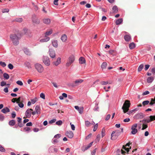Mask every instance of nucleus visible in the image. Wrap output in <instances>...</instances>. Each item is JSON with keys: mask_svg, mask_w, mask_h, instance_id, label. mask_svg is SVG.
<instances>
[{"mask_svg": "<svg viewBox=\"0 0 155 155\" xmlns=\"http://www.w3.org/2000/svg\"><path fill=\"white\" fill-rule=\"evenodd\" d=\"M101 138V135L100 134H98L97 135L95 142L96 143L99 142Z\"/></svg>", "mask_w": 155, "mask_h": 155, "instance_id": "obj_32", "label": "nucleus"}, {"mask_svg": "<svg viewBox=\"0 0 155 155\" xmlns=\"http://www.w3.org/2000/svg\"><path fill=\"white\" fill-rule=\"evenodd\" d=\"M102 137H103L105 135V130L104 128H103L101 131Z\"/></svg>", "mask_w": 155, "mask_h": 155, "instance_id": "obj_38", "label": "nucleus"}, {"mask_svg": "<svg viewBox=\"0 0 155 155\" xmlns=\"http://www.w3.org/2000/svg\"><path fill=\"white\" fill-rule=\"evenodd\" d=\"M0 65L3 67H5L6 66V64L4 62L0 61Z\"/></svg>", "mask_w": 155, "mask_h": 155, "instance_id": "obj_44", "label": "nucleus"}, {"mask_svg": "<svg viewBox=\"0 0 155 155\" xmlns=\"http://www.w3.org/2000/svg\"><path fill=\"white\" fill-rule=\"evenodd\" d=\"M70 124L71 126V129L72 130H74L75 129V127L74 125L73 124H72L71 123H70Z\"/></svg>", "mask_w": 155, "mask_h": 155, "instance_id": "obj_62", "label": "nucleus"}, {"mask_svg": "<svg viewBox=\"0 0 155 155\" xmlns=\"http://www.w3.org/2000/svg\"><path fill=\"white\" fill-rule=\"evenodd\" d=\"M32 21L33 23L36 24H38L40 23L39 20L36 18H33Z\"/></svg>", "mask_w": 155, "mask_h": 155, "instance_id": "obj_27", "label": "nucleus"}, {"mask_svg": "<svg viewBox=\"0 0 155 155\" xmlns=\"http://www.w3.org/2000/svg\"><path fill=\"white\" fill-rule=\"evenodd\" d=\"M51 43L52 46L56 48L58 47V41L56 40H53L51 41Z\"/></svg>", "mask_w": 155, "mask_h": 155, "instance_id": "obj_14", "label": "nucleus"}, {"mask_svg": "<svg viewBox=\"0 0 155 155\" xmlns=\"http://www.w3.org/2000/svg\"><path fill=\"white\" fill-rule=\"evenodd\" d=\"M144 117L143 114L142 113H139L135 115V117L136 119H142Z\"/></svg>", "mask_w": 155, "mask_h": 155, "instance_id": "obj_11", "label": "nucleus"}, {"mask_svg": "<svg viewBox=\"0 0 155 155\" xmlns=\"http://www.w3.org/2000/svg\"><path fill=\"white\" fill-rule=\"evenodd\" d=\"M148 127V125L147 124H143L142 125V128L141 130H143L147 128Z\"/></svg>", "mask_w": 155, "mask_h": 155, "instance_id": "obj_42", "label": "nucleus"}, {"mask_svg": "<svg viewBox=\"0 0 155 155\" xmlns=\"http://www.w3.org/2000/svg\"><path fill=\"white\" fill-rule=\"evenodd\" d=\"M52 29H50L49 31H47L45 33V37H48V36L51 35L52 33Z\"/></svg>", "mask_w": 155, "mask_h": 155, "instance_id": "obj_28", "label": "nucleus"}, {"mask_svg": "<svg viewBox=\"0 0 155 155\" xmlns=\"http://www.w3.org/2000/svg\"><path fill=\"white\" fill-rule=\"evenodd\" d=\"M97 149V148H96L92 151L91 152V155H95Z\"/></svg>", "mask_w": 155, "mask_h": 155, "instance_id": "obj_54", "label": "nucleus"}, {"mask_svg": "<svg viewBox=\"0 0 155 155\" xmlns=\"http://www.w3.org/2000/svg\"><path fill=\"white\" fill-rule=\"evenodd\" d=\"M49 52V55L51 58H54L55 57V52L53 49H50Z\"/></svg>", "mask_w": 155, "mask_h": 155, "instance_id": "obj_9", "label": "nucleus"}, {"mask_svg": "<svg viewBox=\"0 0 155 155\" xmlns=\"http://www.w3.org/2000/svg\"><path fill=\"white\" fill-rule=\"evenodd\" d=\"M100 83L102 85H104L107 84L108 82V81H102Z\"/></svg>", "mask_w": 155, "mask_h": 155, "instance_id": "obj_56", "label": "nucleus"}, {"mask_svg": "<svg viewBox=\"0 0 155 155\" xmlns=\"http://www.w3.org/2000/svg\"><path fill=\"white\" fill-rule=\"evenodd\" d=\"M149 103V101H143L142 103V104L143 106H145V105H147Z\"/></svg>", "mask_w": 155, "mask_h": 155, "instance_id": "obj_45", "label": "nucleus"}, {"mask_svg": "<svg viewBox=\"0 0 155 155\" xmlns=\"http://www.w3.org/2000/svg\"><path fill=\"white\" fill-rule=\"evenodd\" d=\"M15 123V121L14 120H10L9 122V124L11 126H14Z\"/></svg>", "mask_w": 155, "mask_h": 155, "instance_id": "obj_31", "label": "nucleus"}, {"mask_svg": "<svg viewBox=\"0 0 155 155\" xmlns=\"http://www.w3.org/2000/svg\"><path fill=\"white\" fill-rule=\"evenodd\" d=\"M119 133L117 132L113 131L111 134V139L114 140L116 139L119 135Z\"/></svg>", "mask_w": 155, "mask_h": 155, "instance_id": "obj_7", "label": "nucleus"}, {"mask_svg": "<svg viewBox=\"0 0 155 155\" xmlns=\"http://www.w3.org/2000/svg\"><path fill=\"white\" fill-rule=\"evenodd\" d=\"M74 108L78 111L79 113L81 114L83 112L84 108L83 107H80L78 106H74Z\"/></svg>", "mask_w": 155, "mask_h": 155, "instance_id": "obj_12", "label": "nucleus"}, {"mask_svg": "<svg viewBox=\"0 0 155 155\" xmlns=\"http://www.w3.org/2000/svg\"><path fill=\"white\" fill-rule=\"evenodd\" d=\"M135 46V45L133 42L130 43L129 45V47L130 49H133Z\"/></svg>", "mask_w": 155, "mask_h": 155, "instance_id": "obj_34", "label": "nucleus"}, {"mask_svg": "<svg viewBox=\"0 0 155 155\" xmlns=\"http://www.w3.org/2000/svg\"><path fill=\"white\" fill-rule=\"evenodd\" d=\"M24 52L27 55H30L31 54V52L27 48H25L23 49Z\"/></svg>", "mask_w": 155, "mask_h": 155, "instance_id": "obj_15", "label": "nucleus"}, {"mask_svg": "<svg viewBox=\"0 0 155 155\" xmlns=\"http://www.w3.org/2000/svg\"><path fill=\"white\" fill-rule=\"evenodd\" d=\"M130 106V101L128 100H126L122 107V109L123 110L124 113H126L128 111Z\"/></svg>", "mask_w": 155, "mask_h": 155, "instance_id": "obj_2", "label": "nucleus"}, {"mask_svg": "<svg viewBox=\"0 0 155 155\" xmlns=\"http://www.w3.org/2000/svg\"><path fill=\"white\" fill-rule=\"evenodd\" d=\"M58 142V140L57 139L54 138L52 139V142L54 144H56Z\"/></svg>", "mask_w": 155, "mask_h": 155, "instance_id": "obj_41", "label": "nucleus"}, {"mask_svg": "<svg viewBox=\"0 0 155 155\" xmlns=\"http://www.w3.org/2000/svg\"><path fill=\"white\" fill-rule=\"evenodd\" d=\"M85 124L87 127H89L91 124V123L88 121H86L85 122Z\"/></svg>", "mask_w": 155, "mask_h": 155, "instance_id": "obj_51", "label": "nucleus"}, {"mask_svg": "<svg viewBox=\"0 0 155 155\" xmlns=\"http://www.w3.org/2000/svg\"><path fill=\"white\" fill-rule=\"evenodd\" d=\"M66 135L69 138H71L74 136L73 133L71 131H67L66 132Z\"/></svg>", "mask_w": 155, "mask_h": 155, "instance_id": "obj_13", "label": "nucleus"}, {"mask_svg": "<svg viewBox=\"0 0 155 155\" xmlns=\"http://www.w3.org/2000/svg\"><path fill=\"white\" fill-rule=\"evenodd\" d=\"M35 111L36 114H39L41 113V109L40 107L38 105H37L35 107Z\"/></svg>", "mask_w": 155, "mask_h": 155, "instance_id": "obj_17", "label": "nucleus"}, {"mask_svg": "<svg viewBox=\"0 0 155 155\" xmlns=\"http://www.w3.org/2000/svg\"><path fill=\"white\" fill-rule=\"evenodd\" d=\"M149 117L150 119H151L152 121L153 120H155V115H154V116L150 115V116Z\"/></svg>", "mask_w": 155, "mask_h": 155, "instance_id": "obj_58", "label": "nucleus"}, {"mask_svg": "<svg viewBox=\"0 0 155 155\" xmlns=\"http://www.w3.org/2000/svg\"><path fill=\"white\" fill-rule=\"evenodd\" d=\"M40 97L42 99H45V94L43 93H41L40 94Z\"/></svg>", "mask_w": 155, "mask_h": 155, "instance_id": "obj_59", "label": "nucleus"}, {"mask_svg": "<svg viewBox=\"0 0 155 155\" xmlns=\"http://www.w3.org/2000/svg\"><path fill=\"white\" fill-rule=\"evenodd\" d=\"M9 11V9L8 8H5L2 10L3 13L8 12Z\"/></svg>", "mask_w": 155, "mask_h": 155, "instance_id": "obj_57", "label": "nucleus"}, {"mask_svg": "<svg viewBox=\"0 0 155 155\" xmlns=\"http://www.w3.org/2000/svg\"><path fill=\"white\" fill-rule=\"evenodd\" d=\"M6 84V83L5 81H2L1 82V86L3 87Z\"/></svg>", "mask_w": 155, "mask_h": 155, "instance_id": "obj_63", "label": "nucleus"}, {"mask_svg": "<svg viewBox=\"0 0 155 155\" xmlns=\"http://www.w3.org/2000/svg\"><path fill=\"white\" fill-rule=\"evenodd\" d=\"M21 35L20 34H17V35L12 34L10 35V38L12 40L13 44L17 45L18 44V40L21 38Z\"/></svg>", "mask_w": 155, "mask_h": 155, "instance_id": "obj_1", "label": "nucleus"}, {"mask_svg": "<svg viewBox=\"0 0 155 155\" xmlns=\"http://www.w3.org/2000/svg\"><path fill=\"white\" fill-rule=\"evenodd\" d=\"M126 146H123L121 150L122 154H125L126 153L125 151H126L127 152L129 151V148H126ZM127 146L129 147H130V146Z\"/></svg>", "mask_w": 155, "mask_h": 155, "instance_id": "obj_10", "label": "nucleus"}, {"mask_svg": "<svg viewBox=\"0 0 155 155\" xmlns=\"http://www.w3.org/2000/svg\"><path fill=\"white\" fill-rule=\"evenodd\" d=\"M36 69L39 73L42 72L44 71V68L40 64L37 63L35 65Z\"/></svg>", "mask_w": 155, "mask_h": 155, "instance_id": "obj_3", "label": "nucleus"}, {"mask_svg": "<svg viewBox=\"0 0 155 155\" xmlns=\"http://www.w3.org/2000/svg\"><path fill=\"white\" fill-rule=\"evenodd\" d=\"M23 21V19L21 18H17L15 19V21L18 22H21Z\"/></svg>", "mask_w": 155, "mask_h": 155, "instance_id": "obj_43", "label": "nucleus"}, {"mask_svg": "<svg viewBox=\"0 0 155 155\" xmlns=\"http://www.w3.org/2000/svg\"><path fill=\"white\" fill-rule=\"evenodd\" d=\"M61 137V135L60 134H58L54 136V138L56 139H59Z\"/></svg>", "mask_w": 155, "mask_h": 155, "instance_id": "obj_49", "label": "nucleus"}, {"mask_svg": "<svg viewBox=\"0 0 155 155\" xmlns=\"http://www.w3.org/2000/svg\"><path fill=\"white\" fill-rule=\"evenodd\" d=\"M149 93H150V92L148 91H146L144 92H143V93L142 95L143 96L145 95H146L149 94Z\"/></svg>", "mask_w": 155, "mask_h": 155, "instance_id": "obj_64", "label": "nucleus"}, {"mask_svg": "<svg viewBox=\"0 0 155 155\" xmlns=\"http://www.w3.org/2000/svg\"><path fill=\"white\" fill-rule=\"evenodd\" d=\"M143 64H140L139 67L138 68V71L139 72L140 71H141L142 69H143Z\"/></svg>", "mask_w": 155, "mask_h": 155, "instance_id": "obj_36", "label": "nucleus"}, {"mask_svg": "<svg viewBox=\"0 0 155 155\" xmlns=\"http://www.w3.org/2000/svg\"><path fill=\"white\" fill-rule=\"evenodd\" d=\"M3 76L4 78L6 79H8L9 78V75L7 73H4L3 74Z\"/></svg>", "mask_w": 155, "mask_h": 155, "instance_id": "obj_37", "label": "nucleus"}, {"mask_svg": "<svg viewBox=\"0 0 155 155\" xmlns=\"http://www.w3.org/2000/svg\"><path fill=\"white\" fill-rule=\"evenodd\" d=\"M67 38V35L65 34H64L61 37V40L63 42H64L66 41Z\"/></svg>", "mask_w": 155, "mask_h": 155, "instance_id": "obj_24", "label": "nucleus"}, {"mask_svg": "<svg viewBox=\"0 0 155 155\" xmlns=\"http://www.w3.org/2000/svg\"><path fill=\"white\" fill-rule=\"evenodd\" d=\"M74 56L73 55L70 56L69 57L68 62L66 64V66L67 67L70 66L74 62Z\"/></svg>", "mask_w": 155, "mask_h": 155, "instance_id": "obj_4", "label": "nucleus"}, {"mask_svg": "<svg viewBox=\"0 0 155 155\" xmlns=\"http://www.w3.org/2000/svg\"><path fill=\"white\" fill-rule=\"evenodd\" d=\"M56 120V119H54L52 120H51L50 121H49V123L50 124H52L54 123Z\"/></svg>", "mask_w": 155, "mask_h": 155, "instance_id": "obj_50", "label": "nucleus"}, {"mask_svg": "<svg viewBox=\"0 0 155 155\" xmlns=\"http://www.w3.org/2000/svg\"><path fill=\"white\" fill-rule=\"evenodd\" d=\"M83 81V80L81 79H79L75 80L74 81L75 84L76 86L79 85Z\"/></svg>", "mask_w": 155, "mask_h": 155, "instance_id": "obj_18", "label": "nucleus"}, {"mask_svg": "<svg viewBox=\"0 0 155 155\" xmlns=\"http://www.w3.org/2000/svg\"><path fill=\"white\" fill-rule=\"evenodd\" d=\"M98 127V124H96L94 126V128L93 129V131H95L97 130Z\"/></svg>", "mask_w": 155, "mask_h": 155, "instance_id": "obj_53", "label": "nucleus"}, {"mask_svg": "<svg viewBox=\"0 0 155 155\" xmlns=\"http://www.w3.org/2000/svg\"><path fill=\"white\" fill-rule=\"evenodd\" d=\"M43 22L45 24H49L51 22V20L49 18H44L43 19Z\"/></svg>", "mask_w": 155, "mask_h": 155, "instance_id": "obj_22", "label": "nucleus"}, {"mask_svg": "<svg viewBox=\"0 0 155 155\" xmlns=\"http://www.w3.org/2000/svg\"><path fill=\"white\" fill-rule=\"evenodd\" d=\"M32 110H33L31 109H28L27 110L25 113L26 117L29 118L31 117V111Z\"/></svg>", "mask_w": 155, "mask_h": 155, "instance_id": "obj_8", "label": "nucleus"}, {"mask_svg": "<svg viewBox=\"0 0 155 155\" xmlns=\"http://www.w3.org/2000/svg\"><path fill=\"white\" fill-rule=\"evenodd\" d=\"M29 31L27 28H24V29L22 30V34H26L27 32H28Z\"/></svg>", "mask_w": 155, "mask_h": 155, "instance_id": "obj_40", "label": "nucleus"}, {"mask_svg": "<svg viewBox=\"0 0 155 155\" xmlns=\"http://www.w3.org/2000/svg\"><path fill=\"white\" fill-rule=\"evenodd\" d=\"M61 63V58H58L57 61L53 62V64L56 66H58Z\"/></svg>", "mask_w": 155, "mask_h": 155, "instance_id": "obj_16", "label": "nucleus"}, {"mask_svg": "<svg viewBox=\"0 0 155 155\" xmlns=\"http://www.w3.org/2000/svg\"><path fill=\"white\" fill-rule=\"evenodd\" d=\"M16 83L20 85V86H22L23 85V83L21 81H18L16 82Z\"/></svg>", "mask_w": 155, "mask_h": 155, "instance_id": "obj_52", "label": "nucleus"}, {"mask_svg": "<svg viewBox=\"0 0 155 155\" xmlns=\"http://www.w3.org/2000/svg\"><path fill=\"white\" fill-rule=\"evenodd\" d=\"M153 77H149L147 79V82L148 83H151L153 81Z\"/></svg>", "mask_w": 155, "mask_h": 155, "instance_id": "obj_30", "label": "nucleus"}, {"mask_svg": "<svg viewBox=\"0 0 155 155\" xmlns=\"http://www.w3.org/2000/svg\"><path fill=\"white\" fill-rule=\"evenodd\" d=\"M91 146H83L81 147L82 150L84 152L89 148Z\"/></svg>", "mask_w": 155, "mask_h": 155, "instance_id": "obj_29", "label": "nucleus"}, {"mask_svg": "<svg viewBox=\"0 0 155 155\" xmlns=\"http://www.w3.org/2000/svg\"><path fill=\"white\" fill-rule=\"evenodd\" d=\"M123 19L122 18H119L116 20L115 21L116 24L117 25H120L123 22Z\"/></svg>", "mask_w": 155, "mask_h": 155, "instance_id": "obj_23", "label": "nucleus"}, {"mask_svg": "<svg viewBox=\"0 0 155 155\" xmlns=\"http://www.w3.org/2000/svg\"><path fill=\"white\" fill-rule=\"evenodd\" d=\"M5 151V149L2 146H0V151L2 152H4Z\"/></svg>", "mask_w": 155, "mask_h": 155, "instance_id": "obj_61", "label": "nucleus"}, {"mask_svg": "<svg viewBox=\"0 0 155 155\" xmlns=\"http://www.w3.org/2000/svg\"><path fill=\"white\" fill-rule=\"evenodd\" d=\"M112 10L114 12L117 13L118 12V9L117 6H114L112 8Z\"/></svg>", "mask_w": 155, "mask_h": 155, "instance_id": "obj_33", "label": "nucleus"}, {"mask_svg": "<svg viewBox=\"0 0 155 155\" xmlns=\"http://www.w3.org/2000/svg\"><path fill=\"white\" fill-rule=\"evenodd\" d=\"M24 130L25 131L29 132L30 130V129L29 127H25L24 128Z\"/></svg>", "mask_w": 155, "mask_h": 155, "instance_id": "obj_55", "label": "nucleus"}, {"mask_svg": "<svg viewBox=\"0 0 155 155\" xmlns=\"http://www.w3.org/2000/svg\"><path fill=\"white\" fill-rule=\"evenodd\" d=\"M24 65L26 67H27L28 68L30 69L31 68V66L30 62L28 61H26L24 63Z\"/></svg>", "mask_w": 155, "mask_h": 155, "instance_id": "obj_25", "label": "nucleus"}, {"mask_svg": "<svg viewBox=\"0 0 155 155\" xmlns=\"http://www.w3.org/2000/svg\"><path fill=\"white\" fill-rule=\"evenodd\" d=\"M124 38L127 41H129L131 39V37L129 35H126L124 36Z\"/></svg>", "mask_w": 155, "mask_h": 155, "instance_id": "obj_19", "label": "nucleus"}, {"mask_svg": "<svg viewBox=\"0 0 155 155\" xmlns=\"http://www.w3.org/2000/svg\"><path fill=\"white\" fill-rule=\"evenodd\" d=\"M79 61L80 64H84L86 62L85 58L83 57H81L79 58Z\"/></svg>", "mask_w": 155, "mask_h": 155, "instance_id": "obj_20", "label": "nucleus"}, {"mask_svg": "<svg viewBox=\"0 0 155 155\" xmlns=\"http://www.w3.org/2000/svg\"><path fill=\"white\" fill-rule=\"evenodd\" d=\"M43 61L44 64L47 66H49L50 64V62L48 57L44 56L43 58Z\"/></svg>", "mask_w": 155, "mask_h": 155, "instance_id": "obj_6", "label": "nucleus"}, {"mask_svg": "<svg viewBox=\"0 0 155 155\" xmlns=\"http://www.w3.org/2000/svg\"><path fill=\"white\" fill-rule=\"evenodd\" d=\"M31 103L34 104L38 101V98L37 97H35L34 99H31Z\"/></svg>", "mask_w": 155, "mask_h": 155, "instance_id": "obj_39", "label": "nucleus"}, {"mask_svg": "<svg viewBox=\"0 0 155 155\" xmlns=\"http://www.w3.org/2000/svg\"><path fill=\"white\" fill-rule=\"evenodd\" d=\"M62 122L61 120H59L58 121H57L56 122V124L57 125H59V126L61 125L62 124Z\"/></svg>", "mask_w": 155, "mask_h": 155, "instance_id": "obj_47", "label": "nucleus"}, {"mask_svg": "<svg viewBox=\"0 0 155 155\" xmlns=\"http://www.w3.org/2000/svg\"><path fill=\"white\" fill-rule=\"evenodd\" d=\"M22 102V101L21 100V97H19L18 98H17L16 100V103L18 104V103H21Z\"/></svg>", "mask_w": 155, "mask_h": 155, "instance_id": "obj_46", "label": "nucleus"}, {"mask_svg": "<svg viewBox=\"0 0 155 155\" xmlns=\"http://www.w3.org/2000/svg\"><path fill=\"white\" fill-rule=\"evenodd\" d=\"M50 38L49 37H45L44 38L41 39L40 41L41 42H47L49 40Z\"/></svg>", "mask_w": 155, "mask_h": 155, "instance_id": "obj_21", "label": "nucleus"}, {"mask_svg": "<svg viewBox=\"0 0 155 155\" xmlns=\"http://www.w3.org/2000/svg\"><path fill=\"white\" fill-rule=\"evenodd\" d=\"M107 65V63L106 62H104L102 63L101 67L102 69L105 68Z\"/></svg>", "mask_w": 155, "mask_h": 155, "instance_id": "obj_35", "label": "nucleus"}, {"mask_svg": "<svg viewBox=\"0 0 155 155\" xmlns=\"http://www.w3.org/2000/svg\"><path fill=\"white\" fill-rule=\"evenodd\" d=\"M137 126V124H133L131 127V129L132 131L131 133L133 135L136 134L138 130L136 128Z\"/></svg>", "mask_w": 155, "mask_h": 155, "instance_id": "obj_5", "label": "nucleus"}, {"mask_svg": "<svg viewBox=\"0 0 155 155\" xmlns=\"http://www.w3.org/2000/svg\"><path fill=\"white\" fill-rule=\"evenodd\" d=\"M10 111L9 109L7 107L3 109L2 110V112L4 113H6Z\"/></svg>", "mask_w": 155, "mask_h": 155, "instance_id": "obj_26", "label": "nucleus"}, {"mask_svg": "<svg viewBox=\"0 0 155 155\" xmlns=\"http://www.w3.org/2000/svg\"><path fill=\"white\" fill-rule=\"evenodd\" d=\"M18 105L20 108H23L24 106V104L21 103H18Z\"/></svg>", "mask_w": 155, "mask_h": 155, "instance_id": "obj_60", "label": "nucleus"}, {"mask_svg": "<svg viewBox=\"0 0 155 155\" xmlns=\"http://www.w3.org/2000/svg\"><path fill=\"white\" fill-rule=\"evenodd\" d=\"M8 68L11 70L12 69L14 68L13 65L11 64H9L8 65Z\"/></svg>", "mask_w": 155, "mask_h": 155, "instance_id": "obj_48", "label": "nucleus"}]
</instances>
